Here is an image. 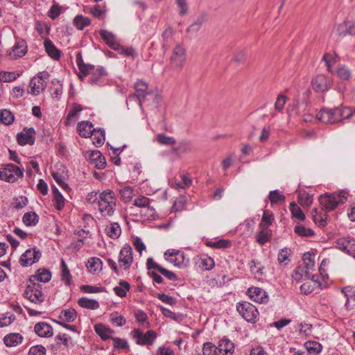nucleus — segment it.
I'll list each match as a JSON object with an SVG mask.
<instances>
[{
  "instance_id": "9b49d317",
  "label": "nucleus",
  "mask_w": 355,
  "mask_h": 355,
  "mask_svg": "<svg viewBox=\"0 0 355 355\" xmlns=\"http://www.w3.org/2000/svg\"><path fill=\"white\" fill-rule=\"evenodd\" d=\"M118 262L121 269L127 270L130 268L133 262V254L132 249L130 245L126 244L121 249Z\"/></svg>"
},
{
  "instance_id": "f03ea898",
  "label": "nucleus",
  "mask_w": 355,
  "mask_h": 355,
  "mask_svg": "<svg viewBox=\"0 0 355 355\" xmlns=\"http://www.w3.org/2000/svg\"><path fill=\"white\" fill-rule=\"evenodd\" d=\"M347 200L343 191L338 193H325L320 197V202L326 211L334 210L339 204H344Z\"/></svg>"
},
{
  "instance_id": "aec40b11",
  "label": "nucleus",
  "mask_w": 355,
  "mask_h": 355,
  "mask_svg": "<svg viewBox=\"0 0 355 355\" xmlns=\"http://www.w3.org/2000/svg\"><path fill=\"white\" fill-rule=\"evenodd\" d=\"M35 334L40 337L49 338L53 336L52 327L45 322H40L34 327Z\"/></svg>"
},
{
  "instance_id": "a211bd4d",
  "label": "nucleus",
  "mask_w": 355,
  "mask_h": 355,
  "mask_svg": "<svg viewBox=\"0 0 355 355\" xmlns=\"http://www.w3.org/2000/svg\"><path fill=\"white\" fill-rule=\"evenodd\" d=\"M337 33L339 36L355 35V22L352 20H345L338 26Z\"/></svg>"
},
{
  "instance_id": "49530a36",
  "label": "nucleus",
  "mask_w": 355,
  "mask_h": 355,
  "mask_svg": "<svg viewBox=\"0 0 355 355\" xmlns=\"http://www.w3.org/2000/svg\"><path fill=\"white\" fill-rule=\"evenodd\" d=\"M268 198L272 205L284 202L286 197L279 190L271 191L269 193Z\"/></svg>"
},
{
  "instance_id": "c756f323",
  "label": "nucleus",
  "mask_w": 355,
  "mask_h": 355,
  "mask_svg": "<svg viewBox=\"0 0 355 355\" xmlns=\"http://www.w3.org/2000/svg\"><path fill=\"white\" fill-rule=\"evenodd\" d=\"M106 234L111 239H116L119 237L121 229L118 223H111L105 228Z\"/></svg>"
},
{
  "instance_id": "de8ad7c7",
  "label": "nucleus",
  "mask_w": 355,
  "mask_h": 355,
  "mask_svg": "<svg viewBox=\"0 0 355 355\" xmlns=\"http://www.w3.org/2000/svg\"><path fill=\"white\" fill-rule=\"evenodd\" d=\"M290 211L292 216L300 220H304L306 218L305 214L302 211L301 208L295 202H292L290 204Z\"/></svg>"
},
{
  "instance_id": "a878e982",
  "label": "nucleus",
  "mask_w": 355,
  "mask_h": 355,
  "mask_svg": "<svg viewBox=\"0 0 355 355\" xmlns=\"http://www.w3.org/2000/svg\"><path fill=\"white\" fill-rule=\"evenodd\" d=\"M78 132L80 136L87 138L90 137L94 128L93 124L88 121H83L78 123L77 126Z\"/></svg>"
},
{
  "instance_id": "37998d69",
  "label": "nucleus",
  "mask_w": 355,
  "mask_h": 355,
  "mask_svg": "<svg viewBox=\"0 0 355 355\" xmlns=\"http://www.w3.org/2000/svg\"><path fill=\"white\" fill-rule=\"evenodd\" d=\"M315 256L312 255L310 252H306L303 255V267L306 268L311 272L313 270L315 267Z\"/></svg>"
},
{
  "instance_id": "680f3d73",
  "label": "nucleus",
  "mask_w": 355,
  "mask_h": 355,
  "mask_svg": "<svg viewBox=\"0 0 355 355\" xmlns=\"http://www.w3.org/2000/svg\"><path fill=\"white\" fill-rule=\"evenodd\" d=\"M290 255V250L285 248L284 249H282L281 251L278 254V261L280 263H283L284 265H287L289 259L288 257Z\"/></svg>"
},
{
  "instance_id": "2f4dec72",
  "label": "nucleus",
  "mask_w": 355,
  "mask_h": 355,
  "mask_svg": "<svg viewBox=\"0 0 355 355\" xmlns=\"http://www.w3.org/2000/svg\"><path fill=\"white\" fill-rule=\"evenodd\" d=\"M105 132L103 129H94V132H92L90 137H92L93 144L96 146H101L105 139Z\"/></svg>"
},
{
  "instance_id": "bf43d9fd",
  "label": "nucleus",
  "mask_w": 355,
  "mask_h": 355,
  "mask_svg": "<svg viewBox=\"0 0 355 355\" xmlns=\"http://www.w3.org/2000/svg\"><path fill=\"white\" fill-rule=\"evenodd\" d=\"M83 110V107L82 105H79V104H77V103H73L72 104V106H71V110H69L68 114H67V119H66V124L68 125L69 124V121L75 117L77 114L78 112H80Z\"/></svg>"
},
{
  "instance_id": "72a5a7b5",
  "label": "nucleus",
  "mask_w": 355,
  "mask_h": 355,
  "mask_svg": "<svg viewBox=\"0 0 355 355\" xmlns=\"http://www.w3.org/2000/svg\"><path fill=\"white\" fill-rule=\"evenodd\" d=\"M166 260L178 268H185L189 263V259L185 258V255L183 252L178 254V256L174 257L173 258L166 259Z\"/></svg>"
},
{
  "instance_id": "ddd939ff",
  "label": "nucleus",
  "mask_w": 355,
  "mask_h": 355,
  "mask_svg": "<svg viewBox=\"0 0 355 355\" xmlns=\"http://www.w3.org/2000/svg\"><path fill=\"white\" fill-rule=\"evenodd\" d=\"M313 89L317 93L327 92L331 85V80L323 74H318L311 80Z\"/></svg>"
},
{
  "instance_id": "dca6fc26",
  "label": "nucleus",
  "mask_w": 355,
  "mask_h": 355,
  "mask_svg": "<svg viewBox=\"0 0 355 355\" xmlns=\"http://www.w3.org/2000/svg\"><path fill=\"white\" fill-rule=\"evenodd\" d=\"M247 294L253 301L259 304H264L268 301L267 293L259 287H251L248 289Z\"/></svg>"
},
{
  "instance_id": "1a4fd4ad",
  "label": "nucleus",
  "mask_w": 355,
  "mask_h": 355,
  "mask_svg": "<svg viewBox=\"0 0 355 355\" xmlns=\"http://www.w3.org/2000/svg\"><path fill=\"white\" fill-rule=\"evenodd\" d=\"M317 118L324 123H334L341 121L340 107L323 108L317 114Z\"/></svg>"
},
{
  "instance_id": "f3484780",
  "label": "nucleus",
  "mask_w": 355,
  "mask_h": 355,
  "mask_svg": "<svg viewBox=\"0 0 355 355\" xmlns=\"http://www.w3.org/2000/svg\"><path fill=\"white\" fill-rule=\"evenodd\" d=\"M82 75L84 76L91 75L88 82L91 85H98L101 78L107 76V71L103 67L98 66L96 68L94 65V69H89L87 72L83 73Z\"/></svg>"
},
{
  "instance_id": "f257e3e1",
  "label": "nucleus",
  "mask_w": 355,
  "mask_h": 355,
  "mask_svg": "<svg viewBox=\"0 0 355 355\" xmlns=\"http://www.w3.org/2000/svg\"><path fill=\"white\" fill-rule=\"evenodd\" d=\"M116 195L111 189L103 191L98 195V211L103 217L112 216L116 209Z\"/></svg>"
},
{
  "instance_id": "bb28decb",
  "label": "nucleus",
  "mask_w": 355,
  "mask_h": 355,
  "mask_svg": "<svg viewBox=\"0 0 355 355\" xmlns=\"http://www.w3.org/2000/svg\"><path fill=\"white\" fill-rule=\"evenodd\" d=\"M23 336L18 333H10L3 338L4 344L9 347H16L23 341Z\"/></svg>"
},
{
  "instance_id": "6e6552de",
  "label": "nucleus",
  "mask_w": 355,
  "mask_h": 355,
  "mask_svg": "<svg viewBox=\"0 0 355 355\" xmlns=\"http://www.w3.org/2000/svg\"><path fill=\"white\" fill-rule=\"evenodd\" d=\"M49 78V73L46 71L40 72L37 76L33 77L31 80L29 84V86L31 88V93L37 96L41 92L44 91L46 87V80Z\"/></svg>"
},
{
  "instance_id": "58836bf2",
  "label": "nucleus",
  "mask_w": 355,
  "mask_h": 355,
  "mask_svg": "<svg viewBox=\"0 0 355 355\" xmlns=\"http://www.w3.org/2000/svg\"><path fill=\"white\" fill-rule=\"evenodd\" d=\"M119 284V286L114 288V293L120 297H124L126 296L127 292L129 291L130 285L128 282L123 280H121Z\"/></svg>"
},
{
  "instance_id": "cd10ccee",
  "label": "nucleus",
  "mask_w": 355,
  "mask_h": 355,
  "mask_svg": "<svg viewBox=\"0 0 355 355\" xmlns=\"http://www.w3.org/2000/svg\"><path fill=\"white\" fill-rule=\"evenodd\" d=\"M303 277L311 279L313 280L314 275H311V272L303 267L302 264H300L296 268L293 274V278L297 282L300 281Z\"/></svg>"
},
{
  "instance_id": "0eeeda50",
  "label": "nucleus",
  "mask_w": 355,
  "mask_h": 355,
  "mask_svg": "<svg viewBox=\"0 0 355 355\" xmlns=\"http://www.w3.org/2000/svg\"><path fill=\"white\" fill-rule=\"evenodd\" d=\"M132 337L139 345H152L157 338L153 330H148L145 334L139 329H135L131 332Z\"/></svg>"
},
{
  "instance_id": "a19ab883",
  "label": "nucleus",
  "mask_w": 355,
  "mask_h": 355,
  "mask_svg": "<svg viewBox=\"0 0 355 355\" xmlns=\"http://www.w3.org/2000/svg\"><path fill=\"white\" fill-rule=\"evenodd\" d=\"M15 116L13 114L7 109L0 110V122L4 125H9L13 123Z\"/></svg>"
},
{
  "instance_id": "3c124183",
  "label": "nucleus",
  "mask_w": 355,
  "mask_h": 355,
  "mask_svg": "<svg viewBox=\"0 0 355 355\" xmlns=\"http://www.w3.org/2000/svg\"><path fill=\"white\" fill-rule=\"evenodd\" d=\"M206 245L214 248H228L231 246V242L229 240L220 239L216 241H209Z\"/></svg>"
},
{
  "instance_id": "473e14b6",
  "label": "nucleus",
  "mask_w": 355,
  "mask_h": 355,
  "mask_svg": "<svg viewBox=\"0 0 355 355\" xmlns=\"http://www.w3.org/2000/svg\"><path fill=\"white\" fill-rule=\"evenodd\" d=\"M78 304L85 309L95 310L99 308V303L97 300L89 299L85 297L78 300Z\"/></svg>"
},
{
  "instance_id": "4468645a",
  "label": "nucleus",
  "mask_w": 355,
  "mask_h": 355,
  "mask_svg": "<svg viewBox=\"0 0 355 355\" xmlns=\"http://www.w3.org/2000/svg\"><path fill=\"white\" fill-rule=\"evenodd\" d=\"M336 247L340 250L352 255L355 253V239L348 237H342L337 239Z\"/></svg>"
},
{
  "instance_id": "4be33fe9",
  "label": "nucleus",
  "mask_w": 355,
  "mask_h": 355,
  "mask_svg": "<svg viewBox=\"0 0 355 355\" xmlns=\"http://www.w3.org/2000/svg\"><path fill=\"white\" fill-rule=\"evenodd\" d=\"M94 330L96 334H98L103 340H107L114 338L112 335L114 334V330L108 327L107 326L98 323L94 326Z\"/></svg>"
},
{
  "instance_id": "6e6d98bb",
  "label": "nucleus",
  "mask_w": 355,
  "mask_h": 355,
  "mask_svg": "<svg viewBox=\"0 0 355 355\" xmlns=\"http://www.w3.org/2000/svg\"><path fill=\"white\" fill-rule=\"evenodd\" d=\"M337 75L341 80H348L351 78L352 73L347 67L345 65H340L338 67Z\"/></svg>"
},
{
  "instance_id": "4c0bfd02",
  "label": "nucleus",
  "mask_w": 355,
  "mask_h": 355,
  "mask_svg": "<svg viewBox=\"0 0 355 355\" xmlns=\"http://www.w3.org/2000/svg\"><path fill=\"white\" fill-rule=\"evenodd\" d=\"M77 317V313L73 309L62 310L59 315V318L66 322H73Z\"/></svg>"
},
{
  "instance_id": "e2e57ef3",
  "label": "nucleus",
  "mask_w": 355,
  "mask_h": 355,
  "mask_svg": "<svg viewBox=\"0 0 355 355\" xmlns=\"http://www.w3.org/2000/svg\"><path fill=\"white\" fill-rule=\"evenodd\" d=\"M200 265L204 270H210L214 267L215 262L211 257H205L201 259Z\"/></svg>"
},
{
  "instance_id": "79ce46f5",
  "label": "nucleus",
  "mask_w": 355,
  "mask_h": 355,
  "mask_svg": "<svg viewBox=\"0 0 355 355\" xmlns=\"http://www.w3.org/2000/svg\"><path fill=\"white\" fill-rule=\"evenodd\" d=\"M304 346L309 354L317 355L322 350V345L316 341L306 342Z\"/></svg>"
},
{
  "instance_id": "2eb2a0df",
  "label": "nucleus",
  "mask_w": 355,
  "mask_h": 355,
  "mask_svg": "<svg viewBox=\"0 0 355 355\" xmlns=\"http://www.w3.org/2000/svg\"><path fill=\"white\" fill-rule=\"evenodd\" d=\"M35 130L33 128H24L17 135V142L21 146L33 145L35 143Z\"/></svg>"
},
{
  "instance_id": "412c9836",
  "label": "nucleus",
  "mask_w": 355,
  "mask_h": 355,
  "mask_svg": "<svg viewBox=\"0 0 355 355\" xmlns=\"http://www.w3.org/2000/svg\"><path fill=\"white\" fill-rule=\"evenodd\" d=\"M44 46L46 53L52 59L58 60L60 58L61 51L57 49V47L49 38L46 37L44 39Z\"/></svg>"
},
{
  "instance_id": "7ed1b4c3",
  "label": "nucleus",
  "mask_w": 355,
  "mask_h": 355,
  "mask_svg": "<svg viewBox=\"0 0 355 355\" xmlns=\"http://www.w3.org/2000/svg\"><path fill=\"white\" fill-rule=\"evenodd\" d=\"M186 60L187 53L185 48L182 44H177L172 50V54L169 60L171 67L179 72L185 64Z\"/></svg>"
},
{
  "instance_id": "423d86ee",
  "label": "nucleus",
  "mask_w": 355,
  "mask_h": 355,
  "mask_svg": "<svg viewBox=\"0 0 355 355\" xmlns=\"http://www.w3.org/2000/svg\"><path fill=\"white\" fill-rule=\"evenodd\" d=\"M236 309L240 315L247 322H255L259 315L257 309L248 302H242L238 303Z\"/></svg>"
},
{
  "instance_id": "f8f14e48",
  "label": "nucleus",
  "mask_w": 355,
  "mask_h": 355,
  "mask_svg": "<svg viewBox=\"0 0 355 355\" xmlns=\"http://www.w3.org/2000/svg\"><path fill=\"white\" fill-rule=\"evenodd\" d=\"M42 253L37 248H29L23 253L19 259L20 264L24 267L32 266L41 258Z\"/></svg>"
},
{
  "instance_id": "338daca9",
  "label": "nucleus",
  "mask_w": 355,
  "mask_h": 355,
  "mask_svg": "<svg viewBox=\"0 0 355 355\" xmlns=\"http://www.w3.org/2000/svg\"><path fill=\"white\" fill-rule=\"evenodd\" d=\"M61 7L58 4H53L48 11L47 15L50 18L55 19L61 14Z\"/></svg>"
},
{
  "instance_id": "603ef678",
  "label": "nucleus",
  "mask_w": 355,
  "mask_h": 355,
  "mask_svg": "<svg viewBox=\"0 0 355 355\" xmlns=\"http://www.w3.org/2000/svg\"><path fill=\"white\" fill-rule=\"evenodd\" d=\"M202 353L203 355H220L218 347L210 342L204 343Z\"/></svg>"
},
{
  "instance_id": "c9c22d12",
  "label": "nucleus",
  "mask_w": 355,
  "mask_h": 355,
  "mask_svg": "<svg viewBox=\"0 0 355 355\" xmlns=\"http://www.w3.org/2000/svg\"><path fill=\"white\" fill-rule=\"evenodd\" d=\"M51 96L53 98L59 99L63 92V87L61 82L55 78L51 80Z\"/></svg>"
},
{
  "instance_id": "4d7b16f0",
  "label": "nucleus",
  "mask_w": 355,
  "mask_h": 355,
  "mask_svg": "<svg viewBox=\"0 0 355 355\" xmlns=\"http://www.w3.org/2000/svg\"><path fill=\"white\" fill-rule=\"evenodd\" d=\"M113 340V347L116 349H129V345L128 343L127 340L120 338L118 337H114L112 338Z\"/></svg>"
},
{
  "instance_id": "7c9ffc66",
  "label": "nucleus",
  "mask_w": 355,
  "mask_h": 355,
  "mask_svg": "<svg viewBox=\"0 0 355 355\" xmlns=\"http://www.w3.org/2000/svg\"><path fill=\"white\" fill-rule=\"evenodd\" d=\"M162 311V314L166 317L173 320L175 322H181L185 318V315L182 313H175L171 311L163 306H159Z\"/></svg>"
},
{
  "instance_id": "a18cd8bd",
  "label": "nucleus",
  "mask_w": 355,
  "mask_h": 355,
  "mask_svg": "<svg viewBox=\"0 0 355 355\" xmlns=\"http://www.w3.org/2000/svg\"><path fill=\"white\" fill-rule=\"evenodd\" d=\"M91 23L89 18L81 15H77L73 19V25L78 30H83L85 27L89 26Z\"/></svg>"
},
{
  "instance_id": "ea45409f",
  "label": "nucleus",
  "mask_w": 355,
  "mask_h": 355,
  "mask_svg": "<svg viewBox=\"0 0 355 355\" xmlns=\"http://www.w3.org/2000/svg\"><path fill=\"white\" fill-rule=\"evenodd\" d=\"M22 220L26 226H35L39 221V216L35 212H27L24 214Z\"/></svg>"
},
{
  "instance_id": "5701e85b",
  "label": "nucleus",
  "mask_w": 355,
  "mask_h": 355,
  "mask_svg": "<svg viewBox=\"0 0 355 355\" xmlns=\"http://www.w3.org/2000/svg\"><path fill=\"white\" fill-rule=\"evenodd\" d=\"M51 279V272L50 270L45 268H40L37 270L35 275L30 277L29 282L47 283Z\"/></svg>"
},
{
  "instance_id": "8fccbe9b",
  "label": "nucleus",
  "mask_w": 355,
  "mask_h": 355,
  "mask_svg": "<svg viewBox=\"0 0 355 355\" xmlns=\"http://www.w3.org/2000/svg\"><path fill=\"white\" fill-rule=\"evenodd\" d=\"M274 220V216L272 211L269 210H264L262 218H261V223H260V226L262 228H268V226H270L272 221Z\"/></svg>"
},
{
  "instance_id": "6ab92c4d",
  "label": "nucleus",
  "mask_w": 355,
  "mask_h": 355,
  "mask_svg": "<svg viewBox=\"0 0 355 355\" xmlns=\"http://www.w3.org/2000/svg\"><path fill=\"white\" fill-rule=\"evenodd\" d=\"M341 292L346 298L345 304L346 309L348 311L354 309L355 308V288L349 286H345Z\"/></svg>"
},
{
  "instance_id": "39448f33",
  "label": "nucleus",
  "mask_w": 355,
  "mask_h": 355,
  "mask_svg": "<svg viewBox=\"0 0 355 355\" xmlns=\"http://www.w3.org/2000/svg\"><path fill=\"white\" fill-rule=\"evenodd\" d=\"M23 175V171L13 164H8L0 168V179L8 182H15Z\"/></svg>"
},
{
  "instance_id": "e433bc0d",
  "label": "nucleus",
  "mask_w": 355,
  "mask_h": 355,
  "mask_svg": "<svg viewBox=\"0 0 355 355\" xmlns=\"http://www.w3.org/2000/svg\"><path fill=\"white\" fill-rule=\"evenodd\" d=\"M61 280L67 286H70L72 283V277L70 271L64 259L61 260Z\"/></svg>"
},
{
  "instance_id": "f704fd0d",
  "label": "nucleus",
  "mask_w": 355,
  "mask_h": 355,
  "mask_svg": "<svg viewBox=\"0 0 355 355\" xmlns=\"http://www.w3.org/2000/svg\"><path fill=\"white\" fill-rule=\"evenodd\" d=\"M13 56L15 58H21L24 56L27 52V45L24 40H21L18 41L16 44L12 47Z\"/></svg>"
},
{
  "instance_id": "052dcab7",
  "label": "nucleus",
  "mask_w": 355,
  "mask_h": 355,
  "mask_svg": "<svg viewBox=\"0 0 355 355\" xmlns=\"http://www.w3.org/2000/svg\"><path fill=\"white\" fill-rule=\"evenodd\" d=\"M204 21L203 17H198L188 28L187 32L196 33L200 28L202 24Z\"/></svg>"
},
{
  "instance_id": "13d9d810",
  "label": "nucleus",
  "mask_w": 355,
  "mask_h": 355,
  "mask_svg": "<svg viewBox=\"0 0 355 355\" xmlns=\"http://www.w3.org/2000/svg\"><path fill=\"white\" fill-rule=\"evenodd\" d=\"M52 177L62 189L65 191L70 189L69 185L64 182V178L62 174L58 172H53Z\"/></svg>"
},
{
  "instance_id": "69168bd1",
  "label": "nucleus",
  "mask_w": 355,
  "mask_h": 355,
  "mask_svg": "<svg viewBox=\"0 0 355 355\" xmlns=\"http://www.w3.org/2000/svg\"><path fill=\"white\" fill-rule=\"evenodd\" d=\"M91 14L98 18V19H103L105 15V11L103 10L99 5H95L90 10Z\"/></svg>"
},
{
  "instance_id": "393cba45",
  "label": "nucleus",
  "mask_w": 355,
  "mask_h": 355,
  "mask_svg": "<svg viewBox=\"0 0 355 355\" xmlns=\"http://www.w3.org/2000/svg\"><path fill=\"white\" fill-rule=\"evenodd\" d=\"M100 36L103 41L112 49L117 50L119 49L120 45L116 41L115 37L112 33L109 32L106 30L100 31Z\"/></svg>"
},
{
  "instance_id": "774afa93",
  "label": "nucleus",
  "mask_w": 355,
  "mask_h": 355,
  "mask_svg": "<svg viewBox=\"0 0 355 355\" xmlns=\"http://www.w3.org/2000/svg\"><path fill=\"white\" fill-rule=\"evenodd\" d=\"M28 355H46V349L42 345H35L30 348Z\"/></svg>"
},
{
  "instance_id": "9d476101",
  "label": "nucleus",
  "mask_w": 355,
  "mask_h": 355,
  "mask_svg": "<svg viewBox=\"0 0 355 355\" xmlns=\"http://www.w3.org/2000/svg\"><path fill=\"white\" fill-rule=\"evenodd\" d=\"M148 84L146 82L141 80H137L135 84V94H130L128 98V101H135L141 107L142 102L148 94Z\"/></svg>"
},
{
  "instance_id": "b1692460",
  "label": "nucleus",
  "mask_w": 355,
  "mask_h": 355,
  "mask_svg": "<svg viewBox=\"0 0 355 355\" xmlns=\"http://www.w3.org/2000/svg\"><path fill=\"white\" fill-rule=\"evenodd\" d=\"M218 349L220 354L232 355L234 352V344L227 338L223 337L218 343Z\"/></svg>"
},
{
  "instance_id": "0e129e2a",
  "label": "nucleus",
  "mask_w": 355,
  "mask_h": 355,
  "mask_svg": "<svg viewBox=\"0 0 355 355\" xmlns=\"http://www.w3.org/2000/svg\"><path fill=\"white\" fill-rule=\"evenodd\" d=\"M271 236V234L265 230H261L257 234L256 239L257 242H258L261 245L265 244L267 241H268L270 237Z\"/></svg>"
},
{
  "instance_id": "c85d7f7f",
  "label": "nucleus",
  "mask_w": 355,
  "mask_h": 355,
  "mask_svg": "<svg viewBox=\"0 0 355 355\" xmlns=\"http://www.w3.org/2000/svg\"><path fill=\"white\" fill-rule=\"evenodd\" d=\"M87 268L93 274L101 272L103 269V261L99 258L92 257L87 261Z\"/></svg>"
},
{
  "instance_id": "5fc2aeb1",
  "label": "nucleus",
  "mask_w": 355,
  "mask_h": 355,
  "mask_svg": "<svg viewBox=\"0 0 355 355\" xmlns=\"http://www.w3.org/2000/svg\"><path fill=\"white\" fill-rule=\"evenodd\" d=\"M119 193L121 200L125 203L130 202L133 197V189L128 186L122 188Z\"/></svg>"
},
{
  "instance_id": "20e7f679",
  "label": "nucleus",
  "mask_w": 355,
  "mask_h": 355,
  "mask_svg": "<svg viewBox=\"0 0 355 355\" xmlns=\"http://www.w3.org/2000/svg\"><path fill=\"white\" fill-rule=\"evenodd\" d=\"M24 296L31 302L37 304L44 300V295L42 292V285L37 282H29L24 292Z\"/></svg>"
},
{
  "instance_id": "864d4df0",
  "label": "nucleus",
  "mask_w": 355,
  "mask_h": 355,
  "mask_svg": "<svg viewBox=\"0 0 355 355\" xmlns=\"http://www.w3.org/2000/svg\"><path fill=\"white\" fill-rule=\"evenodd\" d=\"M156 139L157 142L162 145L171 146L176 143L174 137L167 136L165 134H158L156 136Z\"/></svg>"
},
{
  "instance_id": "09e8293b",
  "label": "nucleus",
  "mask_w": 355,
  "mask_h": 355,
  "mask_svg": "<svg viewBox=\"0 0 355 355\" xmlns=\"http://www.w3.org/2000/svg\"><path fill=\"white\" fill-rule=\"evenodd\" d=\"M294 232L299 236L311 237L314 235L313 230L299 224L294 227Z\"/></svg>"
},
{
  "instance_id": "c03bdc74",
  "label": "nucleus",
  "mask_w": 355,
  "mask_h": 355,
  "mask_svg": "<svg viewBox=\"0 0 355 355\" xmlns=\"http://www.w3.org/2000/svg\"><path fill=\"white\" fill-rule=\"evenodd\" d=\"M76 64L81 74L87 72L89 69H94L93 64L84 63L81 52H78L76 54Z\"/></svg>"
}]
</instances>
